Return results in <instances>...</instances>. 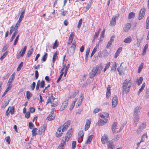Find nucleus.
<instances>
[{
	"mask_svg": "<svg viewBox=\"0 0 149 149\" xmlns=\"http://www.w3.org/2000/svg\"><path fill=\"white\" fill-rule=\"evenodd\" d=\"M77 100V99L75 98V100H74V101H73L72 104L71 105L70 107V110H71L73 109V108L74 107V106L75 103L76 102Z\"/></svg>",
	"mask_w": 149,
	"mask_h": 149,
	"instance_id": "obj_35",
	"label": "nucleus"
},
{
	"mask_svg": "<svg viewBox=\"0 0 149 149\" xmlns=\"http://www.w3.org/2000/svg\"><path fill=\"white\" fill-rule=\"evenodd\" d=\"M38 129L37 128H34L32 130V135L33 136H36V132L37 130Z\"/></svg>",
	"mask_w": 149,
	"mask_h": 149,
	"instance_id": "obj_47",
	"label": "nucleus"
},
{
	"mask_svg": "<svg viewBox=\"0 0 149 149\" xmlns=\"http://www.w3.org/2000/svg\"><path fill=\"white\" fill-rule=\"evenodd\" d=\"M119 17V14H118L117 16H114L111 20L110 25L111 26H113L116 24V19L118 18Z\"/></svg>",
	"mask_w": 149,
	"mask_h": 149,
	"instance_id": "obj_10",
	"label": "nucleus"
},
{
	"mask_svg": "<svg viewBox=\"0 0 149 149\" xmlns=\"http://www.w3.org/2000/svg\"><path fill=\"white\" fill-rule=\"evenodd\" d=\"M146 28L147 29L149 28V16L148 17L146 20Z\"/></svg>",
	"mask_w": 149,
	"mask_h": 149,
	"instance_id": "obj_40",
	"label": "nucleus"
},
{
	"mask_svg": "<svg viewBox=\"0 0 149 149\" xmlns=\"http://www.w3.org/2000/svg\"><path fill=\"white\" fill-rule=\"evenodd\" d=\"M114 37L115 36H113L111 37L109 41L108 42L107 45L106 47L107 48H109L110 46L111 45L112 42L114 40L113 38H114Z\"/></svg>",
	"mask_w": 149,
	"mask_h": 149,
	"instance_id": "obj_22",
	"label": "nucleus"
},
{
	"mask_svg": "<svg viewBox=\"0 0 149 149\" xmlns=\"http://www.w3.org/2000/svg\"><path fill=\"white\" fill-rule=\"evenodd\" d=\"M123 63H121L119 67L117 68V70L119 72V74L120 75H124V72L125 70V68L123 67L122 65Z\"/></svg>",
	"mask_w": 149,
	"mask_h": 149,
	"instance_id": "obj_6",
	"label": "nucleus"
},
{
	"mask_svg": "<svg viewBox=\"0 0 149 149\" xmlns=\"http://www.w3.org/2000/svg\"><path fill=\"white\" fill-rule=\"evenodd\" d=\"M9 100H8L7 101H5L4 102V103L2 104L1 107L2 108H5L8 104L9 102Z\"/></svg>",
	"mask_w": 149,
	"mask_h": 149,
	"instance_id": "obj_27",
	"label": "nucleus"
},
{
	"mask_svg": "<svg viewBox=\"0 0 149 149\" xmlns=\"http://www.w3.org/2000/svg\"><path fill=\"white\" fill-rule=\"evenodd\" d=\"M143 78L141 77H140L139 79H137L136 81V82L137 84L139 86L142 83L143 81Z\"/></svg>",
	"mask_w": 149,
	"mask_h": 149,
	"instance_id": "obj_26",
	"label": "nucleus"
},
{
	"mask_svg": "<svg viewBox=\"0 0 149 149\" xmlns=\"http://www.w3.org/2000/svg\"><path fill=\"white\" fill-rule=\"evenodd\" d=\"M141 109L140 106H137L134 109V115H138V114L140 113Z\"/></svg>",
	"mask_w": 149,
	"mask_h": 149,
	"instance_id": "obj_19",
	"label": "nucleus"
},
{
	"mask_svg": "<svg viewBox=\"0 0 149 149\" xmlns=\"http://www.w3.org/2000/svg\"><path fill=\"white\" fill-rule=\"evenodd\" d=\"M101 31V29H100L99 31L95 33V34L94 36V38H97L98 36L99 35V33H100V32Z\"/></svg>",
	"mask_w": 149,
	"mask_h": 149,
	"instance_id": "obj_48",
	"label": "nucleus"
},
{
	"mask_svg": "<svg viewBox=\"0 0 149 149\" xmlns=\"http://www.w3.org/2000/svg\"><path fill=\"white\" fill-rule=\"evenodd\" d=\"M113 143L110 141H108V149H113Z\"/></svg>",
	"mask_w": 149,
	"mask_h": 149,
	"instance_id": "obj_29",
	"label": "nucleus"
},
{
	"mask_svg": "<svg viewBox=\"0 0 149 149\" xmlns=\"http://www.w3.org/2000/svg\"><path fill=\"white\" fill-rule=\"evenodd\" d=\"M47 120H52L55 119V116H54L51 115L49 114L48 116L47 117Z\"/></svg>",
	"mask_w": 149,
	"mask_h": 149,
	"instance_id": "obj_38",
	"label": "nucleus"
},
{
	"mask_svg": "<svg viewBox=\"0 0 149 149\" xmlns=\"http://www.w3.org/2000/svg\"><path fill=\"white\" fill-rule=\"evenodd\" d=\"M5 140L8 144H10V139L9 136H7L5 138Z\"/></svg>",
	"mask_w": 149,
	"mask_h": 149,
	"instance_id": "obj_54",
	"label": "nucleus"
},
{
	"mask_svg": "<svg viewBox=\"0 0 149 149\" xmlns=\"http://www.w3.org/2000/svg\"><path fill=\"white\" fill-rule=\"evenodd\" d=\"M23 62H22L20 63L17 69V71H19L21 69V68L23 66Z\"/></svg>",
	"mask_w": 149,
	"mask_h": 149,
	"instance_id": "obj_45",
	"label": "nucleus"
},
{
	"mask_svg": "<svg viewBox=\"0 0 149 149\" xmlns=\"http://www.w3.org/2000/svg\"><path fill=\"white\" fill-rule=\"evenodd\" d=\"M146 127V124L142 123L137 129L136 131L137 133L138 134H140L145 128Z\"/></svg>",
	"mask_w": 149,
	"mask_h": 149,
	"instance_id": "obj_5",
	"label": "nucleus"
},
{
	"mask_svg": "<svg viewBox=\"0 0 149 149\" xmlns=\"http://www.w3.org/2000/svg\"><path fill=\"white\" fill-rule=\"evenodd\" d=\"M7 85L8 86V87L6 90L5 91L7 93L9 90H10L11 89V88H12V86H11V85L10 84H8Z\"/></svg>",
	"mask_w": 149,
	"mask_h": 149,
	"instance_id": "obj_49",
	"label": "nucleus"
},
{
	"mask_svg": "<svg viewBox=\"0 0 149 149\" xmlns=\"http://www.w3.org/2000/svg\"><path fill=\"white\" fill-rule=\"evenodd\" d=\"M135 13L132 12L130 13L129 15L128 18L129 19H131L132 18H134V17Z\"/></svg>",
	"mask_w": 149,
	"mask_h": 149,
	"instance_id": "obj_37",
	"label": "nucleus"
},
{
	"mask_svg": "<svg viewBox=\"0 0 149 149\" xmlns=\"http://www.w3.org/2000/svg\"><path fill=\"white\" fill-rule=\"evenodd\" d=\"M146 10L144 8H142L140 10L139 14V19L141 20L144 17L145 13Z\"/></svg>",
	"mask_w": 149,
	"mask_h": 149,
	"instance_id": "obj_9",
	"label": "nucleus"
},
{
	"mask_svg": "<svg viewBox=\"0 0 149 149\" xmlns=\"http://www.w3.org/2000/svg\"><path fill=\"white\" fill-rule=\"evenodd\" d=\"M40 84V80H39L38 81V82L37 83L36 86V89L37 91L38 90Z\"/></svg>",
	"mask_w": 149,
	"mask_h": 149,
	"instance_id": "obj_55",
	"label": "nucleus"
},
{
	"mask_svg": "<svg viewBox=\"0 0 149 149\" xmlns=\"http://www.w3.org/2000/svg\"><path fill=\"white\" fill-rule=\"evenodd\" d=\"M139 117L140 116L138 115H134L133 121L134 123L135 124V125H137V123L139 121Z\"/></svg>",
	"mask_w": 149,
	"mask_h": 149,
	"instance_id": "obj_21",
	"label": "nucleus"
},
{
	"mask_svg": "<svg viewBox=\"0 0 149 149\" xmlns=\"http://www.w3.org/2000/svg\"><path fill=\"white\" fill-rule=\"evenodd\" d=\"M34 125L31 122H30L29 123V128L32 129L33 128V127Z\"/></svg>",
	"mask_w": 149,
	"mask_h": 149,
	"instance_id": "obj_61",
	"label": "nucleus"
},
{
	"mask_svg": "<svg viewBox=\"0 0 149 149\" xmlns=\"http://www.w3.org/2000/svg\"><path fill=\"white\" fill-rule=\"evenodd\" d=\"M46 127V125L44 124L39 129V133L40 134H42V132H43L45 131Z\"/></svg>",
	"mask_w": 149,
	"mask_h": 149,
	"instance_id": "obj_17",
	"label": "nucleus"
},
{
	"mask_svg": "<svg viewBox=\"0 0 149 149\" xmlns=\"http://www.w3.org/2000/svg\"><path fill=\"white\" fill-rule=\"evenodd\" d=\"M82 22V19H80L79 20L78 22V25L77 26V28L79 29L81 25Z\"/></svg>",
	"mask_w": 149,
	"mask_h": 149,
	"instance_id": "obj_52",
	"label": "nucleus"
},
{
	"mask_svg": "<svg viewBox=\"0 0 149 149\" xmlns=\"http://www.w3.org/2000/svg\"><path fill=\"white\" fill-rule=\"evenodd\" d=\"M52 101L51 98V97L49 96L48 97V99L47 102V105L49 103H50L51 104H52Z\"/></svg>",
	"mask_w": 149,
	"mask_h": 149,
	"instance_id": "obj_53",
	"label": "nucleus"
},
{
	"mask_svg": "<svg viewBox=\"0 0 149 149\" xmlns=\"http://www.w3.org/2000/svg\"><path fill=\"white\" fill-rule=\"evenodd\" d=\"M76 145V142L75 141H73L72 143V147L73 149L75 148Z\"/></svg>",
	"mask_w": 149,
	"mask_h": 149,
	"instance_id": "obj_56",
	"label": "nucleus"
},
{
	"mask_svg": "<svg viewBox=\"0 0 149 149\" xmlns=\"http://www.w3.org/2000/svg\"><path fill=\"white\" fill-rule=\"evenodd\" d=\"M132 81L131 80L129 81L127 79H125L123 83L122 94L127 93L130 91V88L132 85Z\"/></svg>",
	"mask_w": 149,
	"mask_h": 149,
	"instance_id": "obj_1",
	"label": "nucleus"
},
{
	"mask_svg": "<svg viewBox=\"0 0 149 149\" xmlns=\"http://www.w3.org/2000/svg\"><path fill=\"white\" fill-rule=\"evenodd\" d=\"M25 12V10L22 9L21 11V15L20 16L19 18L23 19L24 16V15Z\"/></svg>",
	"mask_w": 149,
	"mask_h": 149,
	"instance_id": "obj_34",
	"label": "nucleus"
},
{
	"mask_svg": "<svg viewBox=\"0 0 149 149\" xmlns=\"http://www.w3.org/2000/svg\"><path fill=\"white\" fill-rule=\"evenodd\" d=\"M33 48H32V49H31L29 50L28 52H27V56L28 57H30L31 54H32V53L33 52Z\"/></svg>",
	"mask_w": 149,
	"mask_h": 149,
	"instance_id": "obj_41",
	"label": "nucleus"
},
{
	"mask_svg": "<svg viewBox=\"0 0 149 149\" xmlns=\"http://www.w3.org/2000/svg\"><path fill=\"white\" fill-rule=\"evenodd\" d=\"M76 47V43L75 42H73L72 45L70 47L68 50L70 51L71 54H73L75 51Z\"/></svg>",
	"mask_w": 149,
	"mask_h": 149,
	"instance_id": "obj_14",
	"label": "nucleus"
},
{
	"mask_svg": "<svg viewBox=\"0 0 149 149\" xmlns=\"http://www.w3.org/2000/svg\"><path fill=\"white\" fill-rule=\"evenodd\" d=\"M107 121V119H104V120L100 119L97 122L96 125L98 126H102L106 123Z\"/></svg>",
	"mask_w": 149,
	"mask_h": 149,
	"instance_id": "obj_11",
	"label": "nucleus"
},
{
	"mask_svg": "<svg viewBox=\"0 0 149 149\" xmlns=\"http://www.w3.org/2000/svg\"><path fill=\"white\" fill-rule=\"evenodd\" d=\"M70 122L71 121L69 120L67 121L64 124L62 127V132L65 131L67 129L70 125Z\"/></svg>",
	"mask_w": 149,
	"mask_h": 149,
	"instance_id": "obj_8",
	"label": "nucleus"
},
{
	"mask_svg": "<svg viewBox=\"0 0 149 149\" xmlns=\"http://www.w3.org/2000/svg\"><path fill=\"white\" fill-rule=\"evenodd\" d=\"M143 63H141L139 66L138 70V72L139 73L141 71V70L143 68Z\"/></svg>",
	"mask_w": 149,
	"mask_h": 149,
	"instance_id": "obj_46",
	"label": "nucleus"
},
{
	"mask_svg": "<svg viewBox=\"0 0 149 149\" xmlns=\"http://www.w3.org/2000/svg\"><path fill=\"white\" fill-rule=\"evenodd\" d=\"M19 26L20 24H19V23H17L14 28L13 30L14 31H17V29L18 28V27Z\"/></svg>",
	"mask_w": 149,
	"mask_h": 149,
	"instance_id": "obj_58",
	"label": "nucleus"
},
{
	"mask_svg": "<svg viewBox=\"0 0 149 149\" xmlns=\"http://www.w3.org/2000/svg\"><path fill=\"white\" fill-rule=\"evenodd\" d=\"M58 58L57 54L56 52H55L53 56L52 62L53 63H54L56 59Z\"/></svg>",
	"mask_w": 149,
	"mask_h": 149,
	"instance_id": "obj_33",
	"label": "nucleus"
},
{
	"mask_svg": "<svg viewBox=\"0 0 149 149\" xmlns=\"http://www.w3.org/2000/svg\"><path fill=\"white\" fill-rule=\"evenodd\" d=\"M47 57V53H45V55L42 57V60L43 61H45Z\"/></svg>",
	"mask_w": 149,
	"mask_h": 149,
	"instance_id": "obj_44",
	"label": "nucleus"
},
{
	"mask_svg": "<svg viewBox=\"0 0 149 149\" xmlns=\"http://www.w3.org/2000/svg\"><path fill=\"white\" fill-rule=\"evenodd\" d=\"M145 136L146 139H147L148 136L147 134V133H145L142 136L141 139V142H144L145 140L144 137Z\"/></svg>",
	"mask_w": 149,
	"mask_h": 149,
	"instance_id": "obj_36",
	"label": "nucleus"
},
{
	"mask_svg": "<svg viewBox=\"0 0 149 149\" xmlns=\"http://www.w3.org/2000/svg\"><path fill=\"white\" fill-rule=\"evenodd\" d=\"M116 67L117 65L116 63L115 62L114 63V64L113 66V67L111 68V70L114 71L116 69Z\"/></svg>",
	"mask_w": 149,
	"mask_h": 149,
	"instance_id": "obj_57",
	"label": "nucleus"
},
{
	"mask_svg": "<svg viewBox=\"0 0 149 149\" xmlns=\"http://www.w3.org/2000/svg\"><path fill=\"white\" fill-rule=\"evenodd\" d=\"M19 35H18V36H17L16 37V38L15 40H14V44H13L14 45H15L17 44V42L19 38Z\"/></svg>",
	"mask_w": 149,
	"mask_h": 149,
	"instance_id": "obj_51",
	"label": "nucleus"
},
{
	"mask_svg": "<svg viewBox=\"0 0 149 149\" xmlns=\"http://www.w3.org/2000/svg\"><path fill=\"white\" fill-rule=\"evenodd\" d=\"M26 46H25L19 52V54L17 55V58H19L20 57H22L24 56L26 50Z\"/></svg>",
	"mask_w": 149,
	"mask_h": 149,
	"instance_id": "obj_7",
	"label": "nucleus"
},
{
	"mask_svg": "<svg viewBox=\"0 0 149 149\" xmlns=\"http://www.w3.org/2000/svg\"><path fill=\"white\" fill-rule=\"evenodd\" d=\"M32 95V94L29 91H28L26 92V96L27 99H29Z\"/></svg>",
	"mask_w": 149,
	"mask_h": 149,
	"instance_id": "obj_31",
	"label": "nucleus"
},
{
	"mask_svg": "<svg viewBox=\"0 0 149 149\" xmlns=\"http://www.w3.org/2000/svg\"><path fill=\"white\" fill-rule=\"evenodd\" d=\"M10 108V112L11 114L12 115L13 114L14 112V109L15 108L14 107H9L8 109H9Z\"/></svg>",
	"mask_w": 149,
	"mask_h": 149,
	"instance_id": "obj_42",
	"label": "nucleus"
},
{
	"mask_svg": "<svg viewBox=\"0 0 149 149\" xmlns=\"http://www.w3.org/2000/svg\"><path fill=\"white\" fill-rule=\"evenodd\" d=\"M118 102V98L116 95H115L112 99V102Z\"/></svg>",
	"mask_w": 149,
	"mask_h": 149,
	"instance_id": "obj_62",
	"label": "nucleus"
},
{
	"mask_svg": "<svg viewBox=\"0 0 149 149\" xmlns=\"http://www.w3.org/2000/svg\"><path fill=\"white\" fill-rule=\"evenodd\" d=\"M36 86V83L33 82V83L31 85L30 87L32 91H33Z\"/></svg>",
	"mask_w": 149,
	"mask_h": 149,
	"instance_id": "obj_50",
	"label": "nucleus"
},
{
	"mask_svg": "<svg viewBox=\"0 0 149 149\" xmlns=\"http://www.w3.org/2000/svg\"><path fill=\"white\" fill-rule=\"evenodd\" d=\"M131 25L130 23H127V24L125 26L123 29H124V31L125 32H127L130 29V27H131Z\"/></svg>",
	"mask_w": 149,
	"mask_h": 149,
	"instance_id": "obj_20",
	"label": "nucleus"
},
{
	"mask_svg": "<svg viewBox=\"0 0 149 149\" xmlns=\"http://www.w3.org/2000/svg\"><path fill=\"white\" fill-rule=\"evenodd\" d=\"M58 42L57 40H56L53 46V49H54L56 48L58 46Z\"/></svg>",
	"mask_w": 149,
	"mask_h": 149,
	"instance_id": "obj_43",
	"label": "nucleus"
},
{
	"mask_svg": "<svg viewBox=\"0 0 149 149\" xmlns=\"http://www.w3.org/2000/svg\"><path fill=\"white\" fill-rule=\"evenodd\" d=\"M108 137L106 134H104L101 138V141L102 144H105L108 141Z\"/></svg>",
	"mask_w": 149,
	"mask_h": 149,
	"instance_id": "obj_16",
	"label": "nucleus"
},
{
	"mask_svg": "<svg viewBox=\"0 0 149 149\" xmlns=\"http://www.w3.org/2000/svg\"><path fill=\"white\" fill-rule=\"evenodd\" d=\"M15 72H14L13 73L9 78L8 81L7 83V85L10 84L11 85V86H12V84L11 83L14 81V80L15 77Z\"/></svg>",
	"mask_w": 149,
	"mask_h": 149,
	"instance_id": "obj_13",
	"label": "nucleus"
},
{
	"mask_svg": "<svg viewBox=\"0 0 149 149\" xmlns=\"http://www.w3.org/2000/svg\"><path fill=\"white\" fill-rule=\"evenodd\" d=\"M74 34L73 33H71L69 37V39L72 40H73V38H74Z\"/></svg>",
	"mask_w": 149,
	"mask_h": 149,
	"instance_id": "obj_63",
	"label": "nucleus"
},
{
	"mask_svg": "<svg viewBox=\"0 0 149 149\" xmlns=\"http://www.w3.org/2000/svg\"><path fill=\"white\" fill-rule=\"evenodd\" d=\"M101 70L99 69L97 66L93 67V69L90 72L89 75L90 78H93L95 76L99 74L100 73Z\"/></svg>",
	"mask_w": 149,
	"mask_h": 149,
	"instance_id": "obj_3",
	"label": "nucleus"
},
{
	"mask_svg": "<svg viewBox=\"0 0 149 149\" xmlns=\"http://www.w3.org/2000/svg\"><path fill=\"white\" fill-rule=\"evenodd\" d=\"M40 87L42 88H43L44 87L45 85V82L44 80H42L41 83H40Z\"/></svg>",
	"mask_w": 149,
	"mask_h": 149,
	"instance_id": "obj_59",
	"label": "nucleus"
},
{
	"mask_svg": "<svg viewBox=\"0 0 149 149\" xmlns=\"http://www.w3.org/2000/svg\"><path fill=\"white\" fill-rule=\"evenodd\" d=\"M118 126L117 125V124L115 122H114L113 123V124L112 126L111 130L113 134H114L115 132L118 133L121 131L122 129L120 128L119 130H117V129L118 128Z\"/></svg>",
	"mask_w": 149,
	"mask_h": 149,
	"instance_id": "obj_4",
	"label": "nucleus"
},
{
	"mask_svg": "<svg viewBox=\"0 0 149 149\" xmlns=\"http://www.w3.org/2000/svg\"><path fill=\"white\" fill-rule=\"evenodd\" d=\"M149 97V88L147 89L146 90V95L144 96V97L146 99H148Z\"/></svg>",
	"mask_w": 149,
	"mask_h": 149,
	"instance_id": "obj_39",
	"label": "nucleus"
},
{
	"mask_svg": "<svg viewBox=\"0 0 149 149\" xmlns=\"http://www.w3.org/2000/svg\"><path fill=\"white\" fill-rule=\"evenodd\" d=\"M84 134L82 131H80L78 134V140L79 142H81L83 139Z\"/></svg>",
	"mask_w": 149,
	"mask_h": 149,
	"instance_id": "obj_12",
	"label": "nucleus"
},
{
	"mask_svg": "<svg viewBox=\"0 0 149 149\" xmlns=\"http://www.w3.org/2000/svg\"><path fill=\"white\" fill-rule=\"evenodd\" d=\"M99 46V44H97L96 46L93 49L92 52L91 53V57L95 54V53L97 51V48Z\"/></svg>",
	"mask_w": 149,
	"mask_h": 149,
	"instance_id": "obj_25",
	"label": "nucleus"
},
{
	"mask_svg": "<svg viewBox=\"0 0 149 149\" xmlns=\"http://www.w3.org/2000/svg\"><path fill=\"white\" fill-rule=\"evenodd\" d=\"M68 104V100H67L64 101L62 103V104L61 106V110L63 111L66 108Z\"/></svg>",
	"mask_w": 149,
	"mask_h": 149,
	"instance_id": "obj_15",
	"label": "nucleus"
},
{
	"mask_svg": "<svg viewBox=\"0 0 149 149\" xmlns=\"http://www.w3.org/2000/svg\"><path fill=\"white\" fill-rule=\"evenodd\" d=\"M18 33V31H15L14 33L13 34L11 38H10V42H12L13 41V39H14V38H15L16 36V35Z\"/></svg>",
	"mask_w": 149,
	"mask_h": 149,
	"instance_id": "obj_30",
	"label": "nucleus"
},
{
	"mask_svg": "<svg viewBox=\"0 0 149 149\" xmlns=\"http://www.w3.org/2000/svg\"><path fill=\"white\" fill-rule=\"evenodd\" d=\"M91 121L90 120H87L86 124L85 126V131L88 130L90 127Z\"/></svg>",
	"mask_w": 149,
	"mask_h": 149,
	"instance_id": "obj_23",
	"label": "nucleus"
},
{
	"mask_svg": "<svg viewBox=\"0 0 149 149\" xmlns=\"http://www.w3.org/2000/svg\"><path fill=\"white\" fill-rule=\"evenodd\" d=\"M93 137V135H90L88 137V139L87 140L86 143L87 144H89L91 142L92 139Z\"/></svg>",
	"mask_w": 149,
	"mask_h": 149,
	"instance_id": "obj_28",
	"label": "nucleus"
},
{
	"mask_svg": "<svg viewBox=\"0 0 149 149\" xmlns=\"http://www.w3.org/2000/svg\"><path fill=\"white\" fill-rule=\"evenodd\" d=\"M62 130L61 126H60L58 129L56 134L57 137H59L62 135L63 133L61 131Z\"/></svg>",
	"mask_w": 149,
	"mask_h": 149,
	"instance_id": "obj_18",
	"label": "nucleus"
},
{
	"mask_svg": "<svg viewBox=\"0 0 149 149\" xmlns=\"http://www.w3.org/2000/svg\"><path fill=\"white\" fill-rule=\"evenodd\" d=\"M30 116V112L29 111L27 112L25 114V117L27 118H29Z\"/></svg>",
	"mask_w": 149,
	"mask_h": 149,
	"instance_id": "obj_64",
	"label": "nucleus"
},
{
	"mask_svg": "<svg viewBox=\"0 0 149 149\" xmlns=\"http://www.w3.org/2000/svg\"><path fill=\"white\" fill-rule=\"evenodd\" d=\"M72 129H69L67 132L64 140H62L61 143L58 147L57 149H63V147L65 145V142L68 141L71 137L72 134Z\"/></svg>",
	"mask_w": 149,
	"mask_h": 149,
	"instance_id": "obj_2",
	"label": "nucleus"
},
{
	"mask_svg": "<svg viewBox=\"0 0 149 149\" xmlns=\"http://www.w3.org/2000/svg\"><path fill=\"white\" fill-rule=\"evenodd\" d=\"M145 86V83L143 84L141 88L139 89V90L138 93V95H139L140 93L144 89Z\"/></svg>",
	"mask_w": 149,
	"mask_h": 149,
	"instance_id": "obj_32",
	"label": "nucleus"
},
{
	"mask_svg": "<svg viewBox=\"0 0 149 149\" xmlns=\"http://www.w3.org/2000/svg\"><path fill=\"white\" fill-rule=\"evenodd\" d=\"M132 39L131 37L129 36L126 38L124 40V42L127 43H130L132 41Z\"/></svg>",
	"mask_w": 149,
	"mask_h": 149,
	"instance_id": "obj_24",
	"label": "nucleus"
},
{
	"mask_svg": "<svg viewBox=\"0 0 149 149\" xmlns=\"http://www.w3.org/2000/svg\"><path fill=\"white\" fill-rule=\"evenodd\" d=\"M118 102H112V106L113 108L116 107L117 105Z\"/></svg>",
	"mask_w": 149,
	"mask_h": 149,
	"instance_id": "obj_60",
	"label": "nucleus"
}]
</instances>
